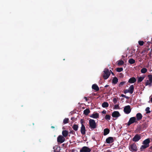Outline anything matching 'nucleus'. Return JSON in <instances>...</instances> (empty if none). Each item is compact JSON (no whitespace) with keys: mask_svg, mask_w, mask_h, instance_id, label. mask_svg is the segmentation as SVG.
I'll return each instance as SVG.
<instances>
[{"mask_svg":"<svg viewBox=\"0 0 152 152\" xmlns=\"http://www.w3.org/2000/svg\"><path fill=\"white\" fill-rule=\"evenodd\" d=\"M150 142L149 138H147L144 140L142 143L143 145L141 146L140 148V150L141 151H143V150L149 147Z\"/></svg>","mask_w":152,"mask_h":152,"instance_id":"nucleus-1","label":"nucleus"},{"mask_svg":"<svg viewBox=\"0 0 152 152\" xmlns=\"http://www.w3.org/2000/svg\"><path fill=\"white\" fill-rule=\"evenodd\" d=\"M148 126V123L146 122H145L142 123L141 126H138L137 130L138 132L142 131V130L145 129Z\"/></svg>","mask_w":152,"mask_h":152,"instance_id":"nucleus-2","label":"nucleus"},{"mask_svg":"<svg viewBox=\"0 0 152 152\" xmlns=\"http://www.w3.org/2000/svg\"><path fill=\"white\" fill-rule=\"evenodd\" d=\"M89 126L91 129H94L96 128V124L95 120L90 119L89 120Z\"/></svg>","mask_w":152,"mask_h":152,"instance_id":"nucleus-3","label":"nucleus"},{"mask_svg":"<svg viewBox=\"0 0 152 152\" xmlns=\"http://www.w3.org/2000/svg\"><path fill=\"white\" fill-rule=\"evenodd\" d=\"M104 74L103 75V77L105 80L107 79L110 75V73L108 69L105 68L104 71Z\"/></svg>","mask_w":152,"mask_h":152,"instance_id":"nucleus-4","label":"nucleus"},{"mask_svg":"<svg viewBox=\"0 0 152 152\" xmlns=\"http://www.w3.org/2000/svg\"><path fill=\"white\" fill-rule=\"evenodd\" d=\"M129 149L130 151L132 152H134L137 151L138 148L136 144L134 143L130 145L129 147Z\"/></svg>","mask_w":152,"mask_h":152,"instance_id":"nucleus-5","label":"nucleus"},{"mask_svg":"<svg viewBox=\"0 0 152 152\" xmlns=\"http://www.w3.org/2000/svg\"><path fill=\"white\" fill-rule=\"evenodd\" d=\"M137 121L136 120V117H132L129 119V120L127 123V125L128 126H129L131 124L134 123V122H137Z\"/></svg>","mask_w":152,"mask_h":152,"instance_id":"nucleus-6","label":"nucleus"},{"mask_svg":"<svg viewBox=\"0 0 152 152\" xmlns=\"http://www.w3.org/2000/svg\"><path fill=\"white\" fill-rule=\"evenodd\" d=\"M124 111V113L126 114L129 113L131 111V109L130 106L128 105L125 106Z\"/></svg>","mask_w":152,"mask_h":152,"instance_id":"nucleus-7","label":"nucleus"},{"mask_svg":"<svg viewBox=\"0 0 152 152\" xmlns=\"http://www.w3.org/2000/svg\"><path fill=\"white\" fill-rule=\"evenodd\" d=\"M65 140V138L64 137L61 135L58 136L57 137V141L58 143H62L64 142Z\"/></svg>","mask_w":152,"mask_h":152,"instance_id":"nucleus-8","label":"nucleus"},{"mask_svg":"<svg viewBox=\"0 0 152 152\" xmlns=\"http://www.w3.org/2000/svg\"><path fill=\"white\" fill-rule=\"evenodd\" d=\"M91 150L90 148L87 146L83 147L80 150V152H90Z\"/></svg>","mask_w":152,"mask_h":152,"instance_id":"nucleus-9","label":"nucleus"},{"mask_svg":"<svg viewBox=\"0 0 152 152\" xmlns=\"http://www.w3.org/2000/svg\"><path fill=\"white\" fill-rule=\"evenodd\" d=\"M141 138L140 134H136L132 139V141L134 142H137L139 141Z\"/></svg>","mask_w":152,"mask_h":152,"instance_id":"nucleus-10","label":"nucleus"},{"mask_svg":"<svg viewBox=\"0 0 152 152\" xmlns=\"http://www.w3.org/2000/svg\"><path fill=\"white\" fill-rule=\"evenodd\" d=\"M106 141L107 143L110 144L114 141V140L113 137H110L106 139Z\"/></svg>","mask_w":152,"mask_h":152,"instance_id":"nucleus-11","label":"nucleus"},{"mask_svg":"<svg viewBox=\"0 0 152 152\" xmlns=\"http://www.w3.org/2000/svg\"><path fill=\"white\" fill-rule=\"evenodd\" d=\"M86 128L85 126L83 124L81 125V127L80 132L82 135H85L86 134Z\"/></svg>","mask_w":152,"mask_h":152,"instance_id":"nucleus-12","label":"nucleus"},{"mask_svg":"<svg viewBox=\"0 0 152 152\" xmlns=\"http://www.w3.org/2000/svg\"><path fill=\"white\" fill-rule=\"evenodd\" d=\"M120 114L118 111H115L112 113V115L113 117L114 118H117L120 116Z\"/></svg>","mask_w":152,"mask_h":152,"instance_id":"nucleus-13","label":"nucleus"},{"mask_svg":"<svg viewBox=\"0 0 152 152\" xmlns=\"http://www.w3.org/2000/svg\"><path fill=\"white\" fill-rule=\"evenodd\" d=\"M90 117L94 118L96 119L99 118V114L98 113L94 112L91 115Z\"/></svg>","mask_w":152,"mask_h":152,"instance_id":"nucleus-14","label":"nucleus"},{"mask_svg":"<svg viewBox=\"0 0 152 152\" xmlns=\"http://www.w3.org/2000/svg\"><path fill=\"white\" fill-rule=\"evenodd\" d=\"M136 117L137 121H139L142 119V116L141 113H138L137 114Z\"/></svg>","mask_w":152,"mask_h":152,"instance_id":"nucleus-15","label":"nucleus"},{"mask_svg":"<svg viewBox=\"0 0 152 152\" xmlns=\"http://www.w3.org/2000/svg\"><path fill=\"white\" fill-rule=\"evenodd\" d=\"M134 89L133 85H131L129 88L128 90L129 91V93L132 94L133 93Z\"/></svg>","mask_w":152,"mask_h":152,"instance_id":"nucleus-16","label":"nucleus"},{"mask_svg":"<svg viewBox=\"0 0 152 152\" xmlns=\"http://www.w3.org/2000/svg\"><path fill=\"white\" fill-rule=\"evenodd\" d=\"M136 81V80L134 77H132L130 78L128 81V82L130 83H133L135 82Z\"/></svg>","mask_w":152,"mask_h":152,"instance_id":"nucleus-17","label":"nucleus"},{"mask_svg":"<svg viewBox=\"0 0 152 152\" xmlns=\"http://www.w3.org/2000/svg\"><path fill=\"white\" fill-rule=\"evenodd\" d=\"M92 88L96 91H98L99 90V88L96 84H93L92 86Z\"/></svg>","mask_w":152,"mask_h":152,"instance_id":"nucleus-18","label":"nucleus"},{"mask_svg":"<svg viewBox=\"0 0 152 152\" xmlns=\"http://www.w3.org/2000/svg\"><path fill=\"white\" fill-rule=\"evenodd\" d=\"M54 152H60L61 149V147L60 146L58 147L57 146L54 147L53 148Z\"/></svg>","mask_w":152,"mask_h":152,"instance_id":"nucleus-19","label":"nucleus"},{"mask_svg":"<svg viewBox=\"0 0 152 152\" xmlns=\"http://www.w3.org/2000/svg\"><path fill=\"white\" fill-rule=\"evenodd\" d=\"M68 132L66 130H63L62 132L63 136L65 137H66L68 136Z\"/></svg>","mask_w":152,"mask_h":152,"instance_id":"nucleus-20","label":"nucleus"},{"mask_svg":"<svg viewBox=\"0 0 152 152\" xmlns=\"http://www.w3.org/2000/svg\"><path fill=\"white\" fill-rule=\"evenodd\" d=\"M110 132V130L107 129L106 128L104 130V135H106L108 134Z\"/></svg>","mask_w":152,"mask_h":152,"instance_id":"nucleus-21","label":"nucleus"},{"mask_svg":"<svg viewBox=\"0 0 152 152\" xmlns=\"http://www.w3.org/2000/svg\"><path fill=\"white\" fill-rule=\"evenodd\" d=\"M90 112V111L89 109L87 108L84 110L83 113L85 115H87Z\"/></svg>","mask_w":152,"mask_h":152,"instance_id":"nucleus-22","label":"nucleus"},{"mask_svg":"<svg viewBox=\"0 0 152 152\" xmlns=\"http://www.w3.org/2000/svg\"><path fill=\"white\" fill-rule=\"evenodd\" d=\"M109 106V104L107 102H104L102 104V106L104 108L107 107Z\"/></svg>","mask_w":152,"mask_h":152,"instance_id":"nucleus-23","label":"nucleus"},{"mask_svg":"<svg viewBox=\"0 0 152 152\" xmlns=\"http://www.w3.org/2000/svg\"><path fill=\"white\" fill-rule=\"evenodd\" d=\"M72 128L75 131H77L78 129V126L77 124H74L72 126Z\"/></svg>","mask_w":152,"mask_h":152,"instance_id":"nucleus-24","label":"nucleus"},{"mask_svg":"<svg viewBox=\"0 0 152 152\" xmlns=\"http://www.w3.org/2000/svg\"><path fill=\"white\" fill-rule=\"evenodd\" d=\"M118 79L116 77H114L113 79L112 83L114 84H116L118 83Z\"/></svg>","mask_w":152,"mask_h":152,"instance_id":"nucleus-25","label":"nucleus"},{"mask_svg":"<svg viewBox=\"0 0 152 152\" xmlns=\"http://www.w3.org/2000/svg\"><path fill=\"white\" fill-rule=\"evenodd\" d=\"M129 62L131 64H134L135 63V61L132 58H131L129 60Z\"/></svg>","mask_w":152,"mask_h":152,"instance_id":"nucleus-26","label":"nucleus"},{"mask_svg":"<svg viewBox=\"0 0 152 152\" xmlns=\"http://www.w3.org/2000/svg\"><path fill=\"white\" fill-rule=\"evenodd\" d=\"M117 62V64L118 66L122 65L124 64V61L122 60H119Z\"/></svg>","mask_w":152,"mask_h":152,"instance_id":"nucleus-27","label":"nucleus"},{"mask_svg":"<svg viewBox=\"0 0 152 152\" xmlns=\"http://www.w3.org/2000/svg\"><path fill=\"white\" fill-rule=\"evenodd\" d=\"M147 72V69L145 68H143L141 70V72L143 74Z\"/></svg>","mask_w":152,"mask_h":152,"instance_id":"nucleus-28","label":"nucleus"},{"mask_svg":"<svg viewBox=\"0 0 152 152\" xmlns=\"http://www.w3.org/2000/svg\"><path fill=\"white\" fill-rule=\"evenodd\" d=\"M148 80L151 83H152V75H148Z\"/></svg>","mask_w":152,"mask_h":152,"instance_id":"nucleus-29","label":"nucleus"},{"mask_svg":"<svg viewBox=\"0 0 152 152\" xmlns=\"http://www.w3.org/2000/svg\"><path fill=\"white\" fill-rule=\"evenodd\" d=\"M144 78V77H139L137 81V83H139L142 82Z\"/></svg>","mask_w":152,"mask_h":152,"instance_id":"nucleus-30","label":"nucleus"},{"mask_svg":"<svg viewBox=\"0 0 152 152\" xmlns=\"http://www.w3.org/2000/svg\"><path fill=\"white\" fill-rule=\"evenodd\" d=\"M69 119L68 118H65L64 119L63 123L66 124L69 122Z\"/></svg>","mask_w":152,"mask_h":152,"instance_id":"nucleus-31","label":"nucleus"},{"mask_svg":"<svg viewBox=\"0 0 152 152\" xmlns=\"http://www.w3.org/2000/svg\"><path fill=\"white\" fill-rule=\"evenodd\" d=\"M110 116L109 115H106L105 117V119L107 120H109L110 119Z\"/></svg>","mask_w":152,"mask_h":152,"instance_id":"nucleus-32","label":"nucleus"},{"mask_svg":"<svg viewBox=\"0 0 152 152\" xmlns=\"http://www.w3.org/2000/svg\"><path fill=\"white\" fill-rule=\"evenodd\" d=\"M152 83H151L148 80H147L145 83V84L146 86L147 85H150L151 86V84Z\"/></svg>","mask_w":152,"mask_h":152,"instance_id":"nucleus-33","label":"nucleus"},{"mask_svg":"<svg viewBox=\"0 0 152 152\" xmlns=\"http://www.w3.org/2000/svg\"><path fill=\"white\" fill-rule=\"evenodd\" d=\"M123 70V67L118 68L116 69V71L118 72H120Z\"/></svg>","mask_w":152,"mask_h":152,"instance_id":"nucleus-34","label":"nucleus"},{"mask_svg":"<svg viewBox=\"0 0 152 152\" xmlns=\"http://www.w3.org/2000/svg\"><path fill=\"white\" fill-rule=\"evenodd\" d=\"M145 111L147 113H151V111L150 110V108L148 107H146L145 109Z\"/></svg>","mask_w":152,"mask_h":152,"instance_id":"nucleus-35","label":"nucleus"},{"mask_svg":"<svg viewBox=\"0 0 152 152\" xmlns=\"http://www.w3.org/2000/svg\"><path fill=\"white\" fill-rule=\"evenodd\" d=\"M125 83H126L125 82H124V81L121 82L120 83V84L119 85V86H118L119 87H121Z\"/></svg>","mask_w":152,"mask_h":152,"instance_id":"nucleus-36","label":"nucleus"},{"mask_svg":"<svg viewBox=\"0 0 152 152\" xmlns=\"http://www.w3.org/2000/svg\"><path fill=\"white\" fill-rule=\"evenodd\" d=\"M139 45L140 46H142L143 45L144 42L143 41H138Z\"/></svg>","mask_w":152,"mask_h":152,"instance_id":"nucleus-37","label":"nucleus"},{"mask_svg":"<svg viewBox=\"0 0 152 152\" xmlns=\"http://www.w3.org/2000/svg\"><path fill=\"white\" fill-rule=\"evenodd\" d=\"M113 101L114 104H116L117 102V99L116 98H114L113 99Z\"/></svg>","mask_w":152,"mask_h":152,"instance_id":"nucleus-38","label":"nucleus"},{"mask_svg":"<svg viewBox=\"0 0 152 152\" xmlns=\"http://www.w3.org/2000/svg\"><path fill=\"white\" fill-rule=\"evenodd\" d=\"M69 133L70 134H74L75 133V132L73 130H70Z\"/></svg>","mask_w":152,"mask_h":152,"instance_id":"nucleus-39","label":"nucleus"},{"mask_svg":"<svg viewBox=\"0 0 152 152\" xmlns=\"http://www.w3.org/2000/svg\"><path fill=\"white\" fill-rule=\"evenodd\" d=\"M128 92H129V90L127 89H126V90H125L124 91V93L125 94H126V93H128Z\"/></svg>","mask_w":152,"mask_h":152,"instance_id":"nucleus-40","label":"nucleus"},{"mask_svg":"<svg viewBox=\"0 0 152 152\" xmlns=\"http://www.w3.org/2000/svg\"><path fill=\"white\" fill-rule=\"evenodd\" d=\"M75 118L74 117H72L71 118V120H72V121L74 122L75 121Z\"/></svg>","mask_w":152,"mask_h":152,"instance_id":"nucleus-41","label":"nucleus"},{"mask_svg":"<svg viewBox=\"0 0 152 152\" xmlns=\"http://www.w3.org/2000/svg\"><path fill=\"white\" fill-rule=\"evenodd\" d=\"M106 113L107 111L104 110H103L102 111V113L103 114H106Z\"/></svg>","mask_w":152,"mask_h":152,"instance_id":"nucleus-42","label":"nucleus"},{"mask_svg":"<svg viewBox=\"0 0 152 152\" xmlns=\"http://www.w3.org/2000/svg\"><path fill=\"white\" fill-rule=\"evenodd\" d=\"M119 105L118 104H116L115 105V108H117L119 107Z\"/></svg>","mask_w":152,"mask_h":152,"instance_id":"nucleus-43","label":"nucleus"},{"mask_svg":"<svg viewBox=\"0 0 152 152\" xmlns=\"http://www.w3.org/2000/svg\"><path fill=\"white\" fill-rule=\"evenodd\" d=\"M84 98L86 99V102H87L88 100V99L87 98V97H84Z\"/></svg>","mask_w":152,"mask_h":152,"instance_id":"nucleus-44","label":"nucleus"},{"mask_svg":"<svg viewBox=\"0 0 152 152\" xmlns=\"http://www.w3.org/2000/svg\"><path fill=\"white\" fill-rule=\"evenodd\" d=\"M121 96L122 97H125L126 96V95H124V94H122L121 95Z\"/></svg>","mask_w":152,"mask_h":152,"instance_id":"nucleus-45","label":"nucleus"},{"mask_svg":"<svg viewBox=\"0 0 152 152\" xmlns=\"http://www.w3.org/2000/svg\"><path fill=\"white\" fill-rule=\"evenodd\" d=\"M106 152H112V151L110 150H108L106 151Z\"/></svg>","mask_w":152,"mask_h":152,"instance_id":"nucleus-46","label":"nucleus"},{"mask_svg":"<svg viewBox=\"0 0 152 152\" xmlns=\"http://www.w3.org/2000/svg\"><path fill=\"white\" fill-rule=\"evenodd\" d=\"M110 71L111 72V74H112L114 76V75H115V74H114V73H113V72H112L111 71V70H110Z\"/></svg>","mask_w":152,"mask_h":152,"instance_id":"nucleus-47","label":"nucleus"},{"mask_svg":"<svg viewBox=\"0 0 152 152\" xmlns=\"http://www.w3.org/2000/svg\"><path fill=\"white\" fill-rule=\"evenodd\" d=\"M83 120L81 119L80 120V122L82 124H83Z\"/></svg>","mask_w":152,"mask_h":152,"instance_id":"nucleus-48","label":"nucleus"},{"mask_svg":"<svg viewBox=\"0 0 152 152\" xmlns=\"http://www.w3.org/2000/svg\"><path fill=\"white\" fill-rule=\"evenodd\" d=\"M108 86H109V85H106L104 86V87H105V88H107V87H108Z\"/></svg>","mask_w":152,"mask_h":152,"instance_id":"nucleus-49","label":"nucleus"},{"mask_svg":"<svg viewBox=\"0 0 152 152\" xmlns=\"http://www.w3.org/2000/svg\"><path fill=\"white\" fill-rule=\"evenodd\" d=\"M125 97L127 99H128L129 98V97L128 96H126Z\"/></svg>","mask_w":152,"mask_h":152,"instance_id":"nucleus-50","label":"nucleus"},{"mask_svg":"<svg viewBox=\"0 0 152 152\" xmlns=\"http://www.w3.org/2000/svg\"><path fill=\"white\" fill-rule=\"evenodd\" d=\"M145 50H143V51H142V53H145Z\"/></svg>","mask_w":152,"mask_h":152,"instance_id":"nucleus-51","label":"nucleus"},{"mask_svg":"<svg viewBox=\"0 0 152 152\" xmlns=\"http://www.w3.org/2000/svg\"><path fill=\"white\" fill-rule=\"evenodd\" d=\"M125 57L124 56H122V58L123 59L124 58H125Z\"/></svg>","mask_w":152,"mask_h":152,"instance_id":"nucleus-52","label":"nucleus"},{"mask_svg":"<svg viewBox=\"0 0 152 152\" xmlns=\"http://www.w3.org/2000/svg\"><path fill=\"white\" fill-rule=\"evenodd\" d=\"M149 149L150 150H152V146L150 147Z\"/></svg>","mask_w":152,"mask_h":152,"instance_id":"nucleus-53","label":"nucleus"},{"mask_svg":"<svg viewBox=\"0 0 152 152\" xmlns=\"http://www.w3.org/2000/svg\"><path fill=\"white\" fill-rule=\"evenodd\" d=\"M150 101L152 102V97L150 98Z\"/></svg>","mask_w":152,"mask_h":152,"instance_id":"nucleus-54","label":"nucleus"},{"mask_svg":"<svg viewBox=\"0 0 152 152\" xmlns=\"http://www.w3.org/2000/svg\"><path fill=\"white\" fill-rule=\"evenodd\" d=\"M51 128H54L55 127L54 126H52L51 127Z\"/></svg>","mask_w":152,"mask_h":152,"instance_id":"nucleus-55","label":"nucleus"},{"mask_svg":"<svg viewBox=\"0 0 152 152\" xmlns=\"http://www.w3.org/2000/svg\"><path fill=\"white\" fill-rule=\"evenodd\" d=\"M126 57L127 56V55H126Z\"/></svg>","mask_w":152,"mask_h":152,"instance_id":"nucleus-56","label":"nucleus"},{"mask_svg":"<svg viewBox=\"0 0 152 152\" xmlns=\"http://www.w3.org/2000/svg\"><path fill=\"white\" fill-rule=\"evenodd\" d=\"M94 138L93 139V140H94Z\"/></svg>","mask_w":152,"mask_h":152,"instance_id":"nucleus-57","label":"nucleus"},{"mask_svg":"<svg viewBox=\"0 0 152 152\" xmlns=\"http://www.w3.org/2000/svg\"><path fill=\"white\" fill-rule=\"evenodd\" d=\"M94 138L93 139V140H94Z\"/></svg>","mask_w":152,"mask_h":152,"instance_id":"nucleus-58","label":"nucleus"},{"mask_svg":"<svg viewBox=\"0 0 152 152\" xmlns=\"http://www.w3.org/2000/svg\"><path fill=\"white\" fill-rule=\"evenodd\" d=\"M94 138L93 139V140H94Z\"/></svg>","mask_w":152,"mask_h":152,"instance_id":"nucleus-59","label":"nucleus"}]
</instances>
